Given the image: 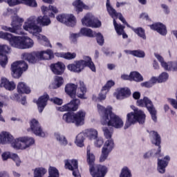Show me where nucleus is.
<instances>
[{
	"mask_svg": "<svg viewBox=\"0 0 177 177\" xmlns=\"http://www.w3.org/2000/svg\"><path fill=\"white\" fill-rule=\"evenodd\" d=\"M41 9V12L44 14V17L40 16L37 18L35 16L30 17L23 25V29L25 30V31H28L36 37L39 32H42V28L37 24L49 26V24H50L49 17H55V14L53 13H57V12H59L57 8L53 6H49L48 7L43 6Z\"/></svg>",
	"mask_w": 177,
	"mask_h": 177,
	"instance_id": "nucleus-1",
	"label": "nucleus"
},
{
	"mask_svg": "<svg viewBox=\"0 0 177 177\" xmlns=\"http://www.w3.org/2000/svg\"><path fill=\"white\" fill-rule=\"evenodd\" d=\"M151 138H153L152 143L158 146L157 149H151L148 152L145 153L143 156L144 158L147 159L150 157H157L158 158V171L160 174H165V169L168 167L171 158L169 156H166L163 159H160V153H161V137L158 135V132L151 131L149 133Z\"/></svg>",
	"mask_w": 177,
	"mask_h": 177,
	"instance_id": "nucleus-2",
	"label": "nucleus"
},
{
	"mask_svg": "<svg viewBox=\"0 0 177 177\" xmlns=\"http://www.w3.org/2000/svg\"><path fill=\"white\" fill-rule=\"evenodd\" d=\"M97 107L98 113L101 116V123L102 125L113 127V128H116L117 129L124 127L122 119L113 113V108H111V106L105 108L98 104Z\"/></svg>",
	"mask_w": 177,
	"mask_h": 177,
	"instance_id": "nucleus-3",
	"label": "nucleus"
},
{
	"mask_svg": "<svg viewBox=\"0 0 177 177\" xmlns=\"http://www.w3.org/2000/svg\"><path fill=\"white\" fill-rule=\"evenodd\" d=\"M0 38L8 41L10 45L17 49H30L34 46V41L27 36H13L8 32H0Z\"/></svg>",
	"mask_w": 177,
	"mask_h": 177,
	"instance_id": "nucleus-4",
	"label": "nucleus"
},
{
	"mask_svg": "<svg viewBox=\"0 0 177 177\" xmlns=\"http://www.w3.org/2000/svg\"><path fill=\"white\" fill-rule=\"evenodd\" d=\"M87 162L90 166V173L93 177H104L107 174V167L100 165H95V155L91 152V147L86 149Z\"/></svg>",
	"mask_w": 177,
	"mask_h": 177,
	"instance_id": "nucleus-5",
	"label": "nucleus"
},
{
	"mask_svg": "<svg viewBox=\"0 0 177 177\" xmlns=\"http://www.w3.org/2000/svg\"><path fill=\"white\" fill-rule=\"evenodd\" d=\"M85 67H88L91 71L94 73L96 71L95 64L92 62V59L88 56H84L83 59L75 61L74 63L67 66V68L69 71L77 73L82 72Z\"/></svg>",
	"mask_w": 177,
	"mask_h": 177,
	"instance_id": "nucleus-6",
	"label": "nucleus"
},
{
	"mask_svg": "<svg viewBox=\"0 0 177 177\" xmlns=\"http://www.w3.org/2000/svg\"><path fill=\"white\" fill-rule=\"evenodd\" d=\"M53 52L52 50H46V51H33L32 53H24L22 54L24 60H27L31 64L38 63L39 60H49L52 59Z\"/></svg>",
	"mask_w": 177,
	"mask_h": 177,
	"instance_id": "nucleus-7",
	"label": "nucleus"
},
{
	"mask_svg": "<svg viewBox=\"0 0 177 177\" xmlns=\"http://www.w3.org/2000/svg\"><path fill=\"white\" fill-rule=\"evenodd\" d=\"M77 88L78 90L77 93ZM65 92L72 99L75 97L76 95L80 99H87L86 96L85 95L86 93V86H85V84H84V82L80 81L77 84H67L65 86Z\"/></svg>",
	"mask_w": 177,
	"mask_h": 177,
	"instance_id": "nucleus-8",
	"label": "nucleus"
},
{
	"mask_svg": "<svg viewBox=\"0 0 177 177\" xmlns=\"http://www.w3.org/2000/svg\"><path fill=\"white\" fill-rule=\"evenodd\" d=\"M131 109L134 112H131L127 114V121L124 124V129H128L131 125H133L136 122L139 124H144L146 120V115L143 111L136 109V107L131 106Z\"/></svg>",
	"mask_w": 177,
	"mask_h": 177,
	"instance_id": "nucleus-9",
	"label": "nucleus"
},
{
	"mask_svg": "<svg viewBox=\"0 0 177 177\" xmlns=\"http://www.w3.org/2000/svg\"><path fill=\"white\" fill-rule=\"evenodd\" d=\"M24 21L23 18L19 17L17 15H15L12 17L11 26L8 27L6 26H1L2 30L4 31H9V32H12L13 34H17L18 35H24V31L21 28V23Z\"/></svg>",
	"mask_w": 177,
	"mask_h": 177,
	"instance_id": "nucleus-10",
	"label": "nucleus"
},
{
	"mask_svg": "<svg viewBox=\"0 0 177 177\" xmlns=\"http://www.w3.org/2000/svg\"><path fill=\"white\" fill-rule=\"evenodd\" d=\"M35 143V140L32 137H20L15 140V142L12 143V147L17 150H26V149L31 147Z\"/></svg>",
	"mask_w": 177,
	"mask_h": 177,
	"instance_id": "nucleus-11",
	"label": "nucleus"
},
{
	"mask_svg": "<svg viewBox=\"0 0 177 177\" xmlns=\"http://www.w3.org/2000/svg\"><path fill=\"white\" fill-rule=\"evenodd\" d=\"M137 105L140 107H147L148 111L151 115V118L154 122H157V111L153 104L151 100L147 97H145L143 100L137 101Z\"/></svg>",
	"mask_w": 177,
	"mask_h": 177,
	"instance_id": "nucleus-12",
	"label": "nucleus"
},
{
	"mask_svg": "<svg viewBox=\"0 0 177 177\" xmlns=\"http://www.w3.org/2000/svg\"><path fill=\"white\" fill-rule=\"evenodd\" d=\"M28 69V64L24 61H17L11 65V70L12 71V75L14 78H19L21 77L24 71H27Z\"/></svg>",
	"mask_w": 177,
	"mask_h": 177,
	"instance_id": "nucleus-13",
	"label": "nucleus"
},
{
	"mask_svg": "<svg viewBox=\"0 0 177 177\" xmlns=\"http://www.w3.org/2000/svg\"><path fill=\"white\" fill-rule=\"evenodd\" d=\"M28 132H32L36 136H39L40 138H45V132L42 129V127L39 122L36 119H32L30 121V128L28 129Z\"/></svg>",
	"mask_w": 177,
	"mask_h": 177,
	"instance_id": "nucleus-14",
	"label": "nucleus"
},
{
	"mask_svg": "<svg viewBox=\"0 0 177 177\" xmlns=\"http://www.w3.org/2000/svg\"><path fill=\"white\" fill-rule=\"evenodd\" d=\"M57 20L60 23H63L68 27H74L77 24L75 17L71 14H62L57 17Z\"/></svg>",
	"mask_w": 177,
	"mask_h": 177,
	"instance_id": "nucleus-15",
	"label": "nucleus"
},
{
	"mask_svg": "<svg viewBox=\"0 0 177 177\" xmlns=\"http://www.w3.org/2000/svg\"><path fill=\"white\" fill-rule=\"evenodd\" d=\"M106 8L109 16H111V17L113 19V26H114V21H115V19H118V17L120 21L123 22L124 24H126L127 27H129V24L127 23V21L122 16V14L120 12H117V10H115V9L113 8L111 4H106Z\"/></svg>",
	"mask_w": 177,
	"mask_h": 177,
	"instance_id": "nucleus-16",
	"label": "nucleus"
},
{
	"mask_svg": "<svg viewBox=\"0 0 177 177\" xmlns=\"http://www.w3.org/2000/svg\"><path fill=\"white\" fill-rule=\"evenodd\" d=\"M10 51V48L5 44L0 45V66L5 68L8 64V53Z\"/></svg>",
	"mask_w": 177,
	"mask_h": 177,
	"instance_id": "nucleus-17",
	"label": "nucleus"
},
{
	"mask_svg": "<svg viewBox=\"0 0 177 177\" xmlns=\"http://www.w3.org/2000/svg\"><path fill=\"white\" fill-rule=\"evenodd\" d=\"M82 23L83 26H86V27H92L94 28H97L102 26V22H100V21L88 15L84 17V19H82Z\"/></svg>",
	"mask_w": 177,
	"mask_h": 177,
	"instance_id": "nucleus-18",
	"label": "nucleus"
},
{
	"mask_svg": "<svg viewBox=\"0 0 177 177\" xmlns=\"http://www.w3.org/2000/svg\"><path fill=\"white\" fill-rule=\"evenodd\" d=\"M78 106H80V100L75 99L61 107H57L58 111H77L78 110Z\"/></svg>",
	"mask_w": 177,
	"mask_h": 177,
	"instance_id": "nucleus-19",
	"label": "nucleus"
},
{
	"mask_svg": "<svg viewBox=\"0 0 177 177\" xmlns=\"http://www.w3.org/2000/svg\"><path fill=\"white\" fill-rule=\"evenodd\" d=\"M65 168L73 171V176L81 177L80 171L78 170V161L77 160H65Z\"/></svg>",
	"mask_w": 177,
	"mask_h": 177,
	"instance_id": "nucleus-20",
	"label": "nucleus"
},
{
	"mask_svg": "<svg viewBox=\"0 0 177 177\" xmlns=\"http://www.w3.org/2000/svg\"><path fill=\"white\" fill-rule=\"evenodd\" d=\"M13 142H15V138H13V136L10 134V133L8 131H2L0 133V143H1V145L10 144L12 146Z\"/></svg>",
	"mask_w": 177,
	"mask_h": 177,
	"instance_id": "nucleus-21",
	"label": "nucleus"
},
{
	"mask_svg": "<svg viewBox=\"0 0 177 177\" xmlns=\"http://www.w3.org/2000/svg\"><path fill=\"white\" fill-rule=\"evenodd\" d=\"M85 115H86V113L82 110L74 113L75 124L76 127H80L85 124Z\"/></svg>",
	"mask_w": 177,
	"mask_h": 177,
	"instance_id": "nucleus-22",
	"label": "nucleus"
},
{
	"mask_svg": "<svg viewBox=\"0 0 177 177\" xmlns=\"http://www.w3.org/2000/svg\"><path fill=\"white\" fill-rule=\"evenodd\" d=\"M50 68L56 75H62L64 73V70H66V66L62 62H57L56 64H52Z\"/></svg>",
	"mask_w": 177,
	"mask_h": 177,
	"instance_id": "nucleus-23",
	"label": "nucleus"
},
{
	"mask_svg": "<svg viewBox=\"0 0 177 177\" xmlns=\"http://www.w3.org/2000/svg\"><path fill=\"white\" fill-rule=\"evenodd\" d=\"M48 100H49V95L48 94H44L38 99L37 104L39 113H42V111H44V109L48 103Z\"/></svg>",
	"mask_w": 177,
	"mask_h": 177,
	"instance_id": "nucleus-24",
	"label": "nucleus"
},
{
	"mask_svg": "<svg viewBox=\"0 0 177 177\" xmlns=\"http://www.w3.org/2000/svg\"><path fill=\"white\" fill-rule=\"evenodd\" d=\"M116 98L119 100H122V99H125V97H129L131 96V90L128 88H118L117 90V93H115Z\"/></svg>",
	"mask_w": 177,
	"mask_h": 177,
	"instance_id": "nucleus-25",
	"label": "nucleus"
},
{
	"mask_svg": "<svg viewBox=\"0 0 177 177\" xmlns=\"http://www.w3.org/2000/svg\"><path fill=\"white\" fill-rule=\"evenodd\" d=\"M151 30L157 31L160 35H167V27L161 23H156L150 26Z\"/></svg>",
	"mask_w": 177,
	"mask_h": 177,
	"instance_id": "nucleus-26",
	"label": "nucleus"
},
{
	"mask_svg": "<svg viewBox=\"0 0 177 177\" xmlns=\"http://www.w3.org/2000/svg\"><path fill=\"white\" fill-rule=\"evenodd\" d=\"M0 86L5 88L7 91H13L16 89V84L13 82H9L8 79L3 77L1 78Z\"/></svg>",
	"mask_w": 177,
	"mask_h": 177,
	"instance_id": "nucleus-27",
	"label": "nucleus"
},
{
	"mask_svg": "<svg viewBox=\"0 0 177 177\" xmlns=\"http://www.w3.org/2000/svg\"><path fill=\"white\" fill-rule=\"evenodd\" d=\"M114 27L118 35H122V38H124V39L128 38V35L124 32L125 26L117 24V21L114 20Z\"/></svg>",
	"mask_w": 177,
	"mask_h": 177,
	"instance_id": "nucleus-28",
	"label": "nucleus"
},
{
	"mask_svg": "<svg viewBox=\"0 0 177 177\" xmlns=\"http://www.w3.org/2000/svg\"><path fill=\"white\" fill-rule=\"evenodd\" d=\"M114 146H115L114 140L113 139L106 140L104 144L102 150H104L105 151H108V153H111V151H113V149H114Z\"/></svg>",
	"mask_w": 177,
	"mask_h": 177,
	"instance_id": "nucleus-29",
	"label": "nucleus"
},
{
	"mask_svg": "<svg viewBox=\"0 0 177 177\" xmlns=\"http://www.w3.org/2000/svg\"><path fill=\"white\" fill-rule=\"evenodd\" d=\"M17 89L19 93L28 94V93H30L31 92L30 87L26 85V83L24 82H19L17 85Z\"/></svg>",
	"mask_w": 177,
	"mask_h": 177,
	"instance_id": "nucleus-30",
	"label": "nucleus"
},
{
	"mask_svg": "<svg viewBox=\"0 0 177 177\" xmlns=\"http://www.w3.org/2000/svg\"><path fill=\"white\" fill-rule=\"evenodd\" d=\"M55 138L61 146H67V145H68V141L67 140L66 136L59 133H55Z\"/></svg>",
	"mask_w": 177,
	"mask_h": 177,
	"instance_id": "nucleus-31",
	"label": "nucleus"
},
{
	"mask_svg": "<svg viewBox=\"0 0 177 177\" xmlns=\"http://www.w3.org/2000/svg\"><path fill=\"white\" fill-rule=\"evenodd\" d=\"M85 133L90 140H95V139H97V130L95 129H87L85 131Z\"/></svg>",
	"mask_w": 177,
	"mask_h": 177,
	"instance_id": "nucleus-32",
	"label": "nucleus"
},
{
	"mask_svg": "<svg viewBox=\"0 0 177 177\" xmlns=\"http://www.w3.org/2000/svg\"><path fill=\"white\" fill-rule=\"evenodd\" d=\"M62 118L67 124H75L74 113L68 112L64 114Z\"/></svg>",
	"mask_w": 177,
	"mask_h": 177,
	"instance_id": "nucleus-33",
	"label": "nucleus"
},
{
	"mask_svg": "<svg viewBox=\"0 0 177 177\" xmlns=\"http://www.w3.org/2000/svg\"><path fill=\"white\" fill-rule=\"evenodd\" d=\"M81 35H84L85 37H89L90 38H93L96 35V32H93L91 29L88 28H83L80 30Z\"/></svg>",
	"mask_w": 177,
	"mask_h": 177,
	"instance_id": "nucleus-34",
	"label": "nucleus"
},
{
	"mask_svg": "<svg viewBox=\"0 0 177 177\" xmlns=\"http://www.w3.org/2000/svg\"><path fill=\"white\" fill-rule=\"evenodd\" d=\"M130 77L131 80H133V81H136V82H142L143 81V76L139 73V72H131L130 73Z\"/></svg>",
	"mask_w": 177,
	"mask_h": 177,
	"instance_id": "nucleus-35",
	"label": "nucleus"
},
{
	"mask_svg": "<svg viewBox=\"0 0 177 177\" xmlns=\"http://www.w3.org/2000/svg\"><path fill=\"white\" fill-rule=\"evenodd\" d=\"M84 140H85V134L84 133H80L76 136L75 144L79 147H83V146H84Z\"/></svg>",
	"mask_w": 177,
	"mask_h": 177,
	"instance_id": "nucleus-36",
	"label": "nucleus"
},
{
	"mask_svg": "<svg viewBox=\"0 0 177 177\" xmlns=\"http://www.w3.org/2000/svg\"><path fill=\"white\" fill-rule=\"evenodd\" d=\"M73 6L75 8V10L77 12H82L83 9H85V5L81 0H76L73 3Z\"/></svg>",
	"mask_w": 177,
	"mask_h": 177,
	"instance_id": "nucleus-37",
	"label": "nucleus"
},
{
	"mask_svg": "<svg viewBox=\"0 0 177 177\" xmlns=\"http://www.w3.org/2000/svg\"><path fill=\"white\" fill-rule=\"evenodd\" d=\"M46 172V169L44 167H37L35 169L34 177H42Z\"/></svg>",
	"mask_w": 177,
	"mask_h": 177,
	"instance_id": "nucleus-38",
	"label": "nucleus"
},
{
	"mask_svg": "<svg viewBox=\"0 0 177 177\" xmlns=\"http://www.w3.org/2000/svg\"><path fill=\"white\" fill-rule=\"evenodd\" d=\"M20 3H24L26 6H30V8H37V4L35 0H19Z\"/></svg>",
	"mask_w": 177,
	"mask_h": 177,
	"instance_id": "nucleus-39",
	"label": "nucleus"
},
{
	"mask_svg": "<svg viewBox=\"0 0 177 177\" xmlns=\"http://www.w3.org/2000/svg\"><path fill=\"white\" fill-rule=\"evenodd\" d=\"M48 177H59V170L56 169V167H50L48 169Z\"/></svg>",
	"mask_w": 177,
	"mask_h": 177,
	"instance_id": "nucleus-40",
	"label": "nucleus"
},
{
	"mask_svg": "<svg viewBox=\"0 0 177 177\" xmlns=\"http://www.w3.org/2000/svg\"><path fill=\"white\" fill-rule=\"evenodd\" d=\"M120 177H132L131 170L127 167H124L122 169Z\"/></svg>",
	"mask_w": 177,
	"mask_h": 177,
	"instance_id": "nucleus-41",
	"label": "nucleus"
},
{
	"mask_svg": "<svg viewBox=\"0 0 177 177\" xmlns=\"http://www.w3.org/2000/svg\"><path fill=\"white\" fill-rule=\"evenodd\" d=\"M102 131L104 132V135L106 140H109V139H113V138H111V136H113V130H111V129H109L107 127H104L102 129Z\"/></svg>",
	"mask_w": 177,
	"mask_h": 177,
	"instance_id": "nucleus-42",
	"label": "nucleus"
},
{
	"mask_svg": "<svg viewBox=\"0 0 177 177\" xmlns=\"http://www.w3.org/2000/svg\"><path fill=\"white\" fill-rule=\"evenodd\" d=\"M77 54L75 53H65L62 54V57L66 59L67 60H72V59H75Z\"/></svg>",
	"mask_w": 177,
	"mask_h": 177,
	"instance_id": "nucleus-43",
	"label": "nucleus"
},
{
	"mask_svg": "<svg viewBox=\"0 0 177 177\" xmlns=\"http://www.w3.org/2000/svg\"><path fill=\"white\" fill-rule=\"evenodd\" d=\"M134 32L138 34V37L142 38V39H146V35L145 34V30L142 28H138L137 29H133Z\"/></svg>",
	"mask_w": 177,
	"mask_h": 177,
	"instance_id": "nucleus-44",
	"label": "nucleus"
},
{
	"mask_svg": "<svg viewBox=\"0 0 177 177\" xmlns=\"http://www.w3.org/2000/svg\"><path fill=\"white\" fill-rule=\"evenodd\" d=\"M109 154H110V152L107 151H104V149H102V153L100 157V162H104V161L107 160V157H109Z\"/></svg>",
	"mask_w": 177,
	"mask_h": 177,
	"instance_id": "nucleus-45",
	"label": "nucleus"
},
{
	"mask_svg": "<svg viewBox=\"0 0 177 177\" xmlns=\"http://www.w3.org/2000/svg\"><path fill=\"white\" fill-rule=\"evenodd\" d=\"M11 160L15 162L17 167H20V164H21V160H20L19 155L16 153H11Z\"/></svg>",
	"mask_w": 177,
	"mask_h": 177,
	"instance_id": "nucleus-46",
	"label": "nucleus"
},
{
	"mask_svg": "<svg viewBox=\"0 0 177 177\" xmlns=\"http://www.w3.org/2000/svg\"><path fill=\"white\" fill-rule=\"evenodd\" d=\"M6 2L9 6H16L17 5H20L19 0H0L1 2Z\"/></svg>",
	"mask_w": 177,
	"mask_h": 177,
	"instance_id": "nucleus-47",
	"label": "nucleus"
},
{
	"mask_svg": "<svg viewBox=\"0 0 177 177\" xmlns=\"http://www.w3.org/2000/svg\"><path fill=\"white\" fill-rule=\"evenodd\" d=\"M55 82L57 88H60V86L63 85V83L64 82V80L63 79V77L60 76H55Z\"/></svg>",
	"mask_w": 177,
	"mask_h": 177,
	"instance_id": "nucleus-48",
	"label": "nucleus"
},
{
	"mask_svg": "<svg viewBox=\"0 0 177 177\" xmlns=\"http://www.w3.org/2000/svg\"><path fill=\"white\" fill-rule=\"evenodd\" d=\"M95 37H96V38H97V44H100L101 46H103V44H104V39L103 37V35H102V33H100V32L96 33L95 32Z\"/></svg>",
	"mask_w": 177,
	"mask_h": 177,
	"instance_id": "nucleus-49",
	"label": "nucleus"
},
{
	"mask_svg": "<svg viewBox=\"0 0 177 177\" xmlns=\"http://www.w3.org/2000/svg\"><path fill=\"white\" fill-rule=\"evenodd\" d=\"M133 56H135L136 57H145V51L140 50H133Z\"/></svg>",
	"mask_w": 177,
	"mask_h": 177,
	"instance_id": "nucleus-50",
	"label": "nucleus"
},
{
	"mask_svg": "<svg viewBox=\"0 0 177 177\" xmlns=\"http://www.w3.org/2000/svg\"><path fill=\"white\" fill-rule=\"evenodd\" d=\"M114 82L113 80H109L107 82V83L102 87V89H104V91H106L107 92H109V90L110 89V88H111V86H114Z\"/></svg>",
	"mask_w": 177,
	"mask_h": 177,
	"instance_id": "nucleus-51",
	"label": "nucleus"
},
{
	"mask_svg": "<svg viewBox=\"0 0 177 177\" xmlns=\"http://www.w3.org/2000/svg\"><path fill=\"white\" fill-rule=\"evenodd\" d=\"M168 73L164 72L162 73L158 78V82H165L168 80Z\"/></svg>",
	"mask_w": 177,
	"mask_h": 177,
	"instance_id": "nucleus-52",
	"label": "nucleus"
},
{
	"mask_svg": "<svg viewBox=\"0 0 177 177\" xmlns=\"http://www.w3.org/2000/svg\"><path fill=\"white\" fill-rule=\"evenodd\" d=\"M38 39H41V41H44V42H46L47 46H49V48H52V44L49 42V40L48 39V37L46 36H44L42 35H39L37 36Z\"/></svg>",
	"mask_w": 177,
	"mask_h": 177,
	"instance_id": "nucleus-53",
	"label": "nucleus"
},
{
	"mask_svg": "<svg viewBox=\"0 0 177 177\" xmlns=\"http://www.w3.org/2000/svg\"><path fill=\"white\" fill-rule=\"evenodd\" d=\"M81 37V32L79 33H71L70 36V39L72 42H77V38Z\"/></svg>",
	"mask_w": 177,
	"mask_h": 177,
	"instance_id": "nucleus-54",
	"label": "nucleus"
},
{
	"mask_svg": "<svg viewBox=\"0 0 177 177\" xmlns=\"http://www.w3.org/2000/svg\"><path fill=\"white\" fill-rule=\"evenodd\" d=\"M95 139H96V140L95 142V146L96 147H102V146H103V143H104L103 138L97 137V138H95Z\"/></svg>",
	"mask_w": 177,
	"mask_h": 177,
	"instance_id": "nucleus-55",
	"label": "nucleus"
},
{
	"mask_svg": "<svg viewBox=\"0 0 177 177\" xmlns=\"http://www.w3.org/2000/svg\"><path fill=\"white\" fill-rule=\"evenodd\" d=\"M107 92L106 90H104L102 88L101 93L99 94L98 99L99 100H104L106 99V95L107 94Z\"/></svg>",
	"mask_w": 177,
	"mask_h": 177,
	"instance_id": "nucleus-56",
	"label": "nucleus"
},
{
	"mask_svg": "<svg viewBox=\"0 0 177 177\" xmlns=\"http://www.w3.org/2000/svg\"><path fill=\"white\" fill-rule=\"evenodd\" d=\"M1 157L3 161H6V160H8V158H12V154L10 152H4L1 155Z\"/></svg>",
	"mask_w": 177,
	"mask_h": 177,
	"instance_id": "nucleus-57",
	"label": "nucleus"
},
{
	"mask_svg": "<svg viewBox=\"0 0 177 177\" xmlns=\"http://www.w3.org/2000/svg\"><path fill=\"white\" fill-rule=\"evenodd\" d=\"M51 102H53V103H55V104H58L59 106L63 104V100L58 97L52 98Z\"/></svg>",
	"mask_w": 177,
	"mask_h": 177,
	"instance_id": "nucleus-58",
	"label": "nucleus"
},
{
	"mask_svg": "<svg viewBox=\"0 0 177 177\" xmlns=\"http://www.w3.org/2000/svg\"><path fill=\"white\" fill-rule=\"evenodd\" d=\"M169 102L171 103V104L174 107V109H177V102H176V100L170 98V99H169Z\"/></svg>",
	"mask_w": 177,
	"mask_h": 177,
	"instance_id": "nucleus-59",
	"label": "nucleus"
},
{
	"mask_svg": "<svg viewBox=\"0 0 177 177\" xmlns=\"http://www.w3.org/2000/svg\"><path fill=\"white\" fill-rule=\"evenodd\" d=\"M141 86H145V88H151V86H153L152 83L150 82V81L141 83Z\"/></svg>",
	"mask_w": 177,
	"mask_h": 177,
	"instance_id": "nucleus-60",
	"label": "nucleus"
},
{
	"mask_svg": "<svg viewBox=\"0 0 177 177\" xmlns=\"http://www.w3.org/2000/svg\"><path fill=\"white\" fill-rule=\"evenodd\" d=\"M133 99H136V100H138V99L140 98V93H139L138 91L134 92L133 93Z\"/></svg>",
	"mask_w": 177,
	"mask_h": 177,
	"instance_id": "nucleus-61",
	"label": "nucleus"
},
{
	"mask_svg": "<svg viewBox=\"0 0 177 177\" xmlns=\"http://www.w3.org/2000/svg\"><path fill=\"white\" fill-rule=\"evenodd\" d=\"M161 7L162 8V9H164L165 13H166L167 15L169 13V8H168V6L167 5L162 4Z\"/></svg>",
	"mask_w": 177,
	"mask_h": 177,
	"instance_id": "nucleus-62",
	"label": "nucleus"
},
{
	"mask_svg": "<svg viewBox=\"0 0 177 177\" xmlns=\"http://www.w3.org/2000/svg\"><path fill=\"white\" fill-rule=\"evenodd\" d=\"M0 177H9V174L6 171H1Z\"/></svg>",
	"mask_w": 177,
	"mask_h": 177,
	"instance_id": "nucleus-63",
	"label": "nucleus"
},
{
	"mask_svg": "<svg viewBox=\"0 0 177 177\" xmlns=\"http://www.w3.org/2000/svg\"><path fill=\"white\" fill-rule=\"evenodd\" d=\"M157 81H158V80L156 77H152L149 82L151 83H152V86L154 85V84H156L157 82Z\"/></svg>",
	"mask_w": 177,
	"mask_h": 177,
	"instance_id": "nucleus-64",
	"label": "nucleus"
}]
</instances>
